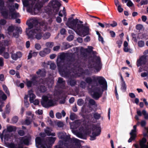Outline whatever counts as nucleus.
Listing matches in <instances>:
<instances>
[{
    "label": "nucleus",
    "instance_id": "1",
    "mask_svg": "<svg viewBox=\"0 0 148 148\" xmlns=\"http://www.w3.org/2000/svg\"><path fill=\"white\" fill-rule=\"evenodd\" d=\"M85 81L87 83L88 86L91 84V87L89 89L91 93H93L92 97L95 100H98L101 96L102 93L100 92L101 88L99 85L102 86L101 87L104 90H107V84L105 79L102 76H93L92 77H86Z\"/></svg>",
    "mask_w": 148,
    "mask_h": 148
},
{
    "label": "nucleus",
    "instance_id": "2",
    "mask_svg": "<svg viewBox=\"0 0 148 148\" xmlns=\"http://www.w3.org/2000/svg\"><path fill=\"white\" fill-rule=\"evenodd\" d=\"M78 19H73V17L69 18L66 23V25L69 28L74 30L77 34L81 36L84 37L89 34V29L88 27L83 24H79Z\"/></svg>",
    "mask_w": 148,
    "mask_h": 148
},
{
    "label": "nucleus",
    "instance_id": "3",
    "mask_svg": "<svg viewBox=\"0 0 148 148\" xmlns=\"http://www.w3.org/2000/svg\"><path fill=\"white\" fill-rule=\"evenodd\" d=\"M3 0H0V13L1 16L5 19H15L18 17L19 14L15 12L14 5L7 3L4 6Z\"/></svg>",
    "mask_w": 148,
    "mask_h": 148
},
{
    "label": "nucleus",
    "instance_id": "4",
    "mask_svg": "<svg viewBox=\"0 0 148 148\" xmlns=\"http://www.w3.org/2000/svg\"><path fill=\"white\" fill-rule=\"evenodd\" d=\"M66 54L62 52L57 57V64L60 74L64 76H68L70 73V65L64 62Z\"/></svg>",
    "mask_w": 148,
    "mask_h": 148
},
{
    "label": "nucleus",
    "instance_id": "5",
    "mask_svg": "<svg viewBox=\"0 0 148 148\" xmlns=\"http://www.w3.org/2000/svg\"><path fill=\"white\" fill-rule=\"evenodd\" d=\"M91 130L92 131V135H90L91 140H94L96 139V137L99 136L101 132V128L98 126L97 125L93 124L92 125Z\"/></svg>",
    "mask_w": 148,
    "mask_h": 148
},
{
    "label": "nucleus",
    "instance_id": "6",
    "mask_svg": "<svg viewBox=\"0 0 148 148\" xmlns=\"http://www.w3.org/2000/svg\"><path fill=\"white\" fill-rule=\"evenodd\" d=\"M42 105L46 108H48L54 106V102L53 99L46 96L42 97V100L41 101Z\"/></svg>",
    "mask_w": 148,
    "mask_h": 148
},
{
    "label": "nucleus",
    "instance_id": "7",
    "mask_svg": "<svg viewBox=\"0 0 148 148\" xmlns=\"http://www.w3.org/2000/svg\"><path fill=\"white\" fill-rule=\"evenodd\" d=\"M60 2L61 1L59 0H51L49 3V4L52 8L53 12L55 15L58 13L61 5Z\"/></svg>",
    "mask_w": 148,
    "mask_h": 148
},
{
    "label": "nucleus",
    "instance_id": "8",
    "mask_svg": "<svg viewBox=\"0 0 148 148\" xmlns=\"http://www.w3.org/2000/svg\"><path fill=\"white\" fill-rule=\"evenodd\" d=\"M91 52L93 55V59L95 60V62L96 64L94 68L97 72H99L101 69L102 66L101 58L99 56H97L96 55L97 53L96 51H92Z\"/></svg>",
    "mask_w": 148,
    "mask_h": 148
},
{
    "label": "nucleus",
    "instance_id": "9",
    "mask_svg": "<svg viewBox=\"0 0 148 148\" xmlns=\"http://www.w3.org/2000/svg\"><path fill=\"white\" fill-rule=\"evenodd\" d=\"M79 144V140L75 138H70L68 143L65 144L64 146L66 148H72L74 144L78 145Z\"/></svg>",
    "mask_w": 148,
    "mask_h": 148
},
{
    "label": "nucleus",
    "instance_id": "10",
    "mask_svg": "<svg viewBox=\"0 0 148 148\" xmlns=\"http://www.w3.org/2000/svg\"><path fill=\"white\" fill-rule=\"evenodd\" d=\"M37 77L36 76H33L31 80H29L27 79H26V84L27 87H31L32 85H36L38 83V81L37 80Z\"/></svg>",
    "mask_w": 148,
    "mask_h": 148
},
{
    "label": "nucleus",
    "instance_id": "11",
    "mask_svg": "<svg viewBox=\"0 0 148 148\" xmlns=\"http://www.w3.org/2000/svg\"><path fill=\"white\" fill-rule=\"evenodd\" d=\"M34 34H36L35 38L37 40H40L42 38L43 34L42 32V29L40 26L37 27L35 28V31Z\"/></svg>",
    "mask_w": 148,
    "mask_h": 148
},
{
    "label": "nucleus",
    "instance_id": "12",
    "mask_svg": "<svg viewBox=\"0 0 148 148\" xmlns=\"http://www.w3.org/2000/svg\"><path fill=\"white\" fill-rule=\"evenodd\" d=\"M146 61V58L144 56H142L138 59L137 61V65L138 67L145 65Z\"/></svg>",
    "mask_w": 148,
    "mask_h": 148
},
{
    "label": "nucleus",
    "instance_id": "13",
    "mask_svg": "<svg viewBox=\"0 0 148 148\" xmlns=\"http://www.w3.org/2000/svg\"><path fill=\"white\" fill-rule=\"evenodd\" d=\"M31 140V137L30 136H25L21 138L20 142L21 144L23 143L26 145H29Z\"/></svg>",
    "mask_w": 148,
    "mask_h": 148
},
{
    "label": "nucleus",
    "instance_id": "14",
    "mask_svg": "<svg viewBox=\"0 0 148 148\" xmlns=\"http://www.w3.org/2000/svg\"><path fill=\"white\" fill-rule=\"evenodd\" d=\"M15 30L16 32H13L12 37L16 38H18L19 36V34H21L22 33V29L21 27L17 26L15 27Z\"/></svg>",
    "mask_w": 148,
    "mask_h": 148
},
{
    "label": "nucleus",
    "instance_id": "15",
    "mask_svg": "<svg viewBox=\"0 0 148 148\" xmlns=\"http://www.w3.org/2000/svg\"><path fill=\"white\" fill-rule=\"evenodd\" d=\"M136 125H134L133 126V129L132 130L131 132L130 133V142L134 140L136 136Z\"/></svg>",
    "mask_w": 148,
    "mask_h": 148
},
{
    "label": "nucleus",
    "instance_id": "16",
    "mask_svg": "<svg viewBox=\"0 0 148 148\" xmlns=\"http://www.w3.org/2000/svg\"><path fill=\"white\" fill-rule=\"evenodd\" d=\"M36 144L38 146H42V144H46V141L44 138H41L39 137H37L35 139Z\"/></svg>",
    "mask_w": 148,
    "mask_h": 148
},
{
    "label": "nucleus",
    "instance_id": "17",
    "mask_svg": "<svg viewBox=\"0 0 148 148\" xmlns=\"http://www.w3.org/2000/svg\"><path fill=\"white\" fill-rule=\"evenodd\" d=\"M35 31V28L32 29V30H29L28 29H26V32L27 35L28 36V39L31 38L32 39L34 38L33 34H34Z\"/></svg>",
    "mask_w": 148,
    "mask_h": 148
},
{
    "label": "nucleus",
    "instance_id": "18",
    "mask_svg": "<svg viewBox=\"0 0 148 148\" xmlns=\"http://www.w3.org/2000/svg\"><path fill=\"white\" fill-rule=\"evenodd\" d=\"M42 6L39 3H37L35 5L33 10L34 14H38Z\"/></svg>",
    "mask_w": 148,
    "mask_h": 148
},
{
    "label": "nucleus",
    "instance_id": "19",
    "mask_svg": "<svg viewBox=\"0 0 148 148\" xmlns=\"http://www.w3.org/2000/svg\"><path fill=\"white\" fill-rule=\"evenodd\" d=\"M120 77L121 80V89L123 92L125 91L126 89V86L125 81H124L123 78L121 74L120 73Z\"/></svg>",
    "mask_w": 148,
    "mask_h": 148
},
{
    "label": "nucleus",
    "instance_id": "20",
    "mask_svg": "<svg viewBox=\"0 0 148 148\" xmlns=\"http://www.w3.org/2000/svg\"><path fill=\"white\" fill-rule=\"evenodd\" d=\"M22 54L20 51L17 52L16 53L12 54L11 57L12 59L14 60H16L18 58H20L22 57Z\"/></svg>",
    "mask_w": 148,
    "mask_h": 148
},
{
    "label": "nucleus",
    "instance_id": "21",
    "mask_svg": "<svg viewBox=\"0 0 148 148\" xmlns=\"http://www.w3.org/2000/svg\"><path fill=\"white\" fill-rule=\"evenodd\" d=\"M58 86L59 88H63L64 87L65 82L63 80L62 78L59 77L58 81Z\"/></svg>",
    "mask_w": 148,
    "mask_h": 148
},
{
    "label": "nucleus",
    "instance_id": "22",
    "mask_svg": "<svg viewBox=\"0 0 148 148\" xmlns=\"http://www.w3.org/2000/svg\"><path fill=\"white\" fill-rule=\"evenodd\" d=\"M36 73L37 75H40L41 77H45L46 74L45 70L44 69H42V70L39 69L36 72Z\"/></svg>",
    "mask_w": 148,
    "mask_h": 148
},
{
    "label": "nucleus",
    "instance_id": "23",
    "mask_svg": "<svg viewBox=\"0 0 148 148\" xmlns=\"http://www.w3.org/2000/svg\"><path fill=\"white\" fill-rule=\"evenodd\" d=\"M38 88V90L41 92H44L47 90V88L44 85H39Z\"/></svg>",
    "mask_w": 148,
    "mask_h": 148
},
{
    "label": "nucleus",
    "instance_id": "24",
    "mask_svg": "<svg viewBox=\"0 0 148 148\" xmlns=\"http://www.w3.org/2000/svg\"><path fill=\"white\" fill-rule=\"evenodd\" d=\"M15 27L13 25L10 26L8 27L7 30L8 31V34L10 35L15 30Z\"/></svg>",
    "mask_w": 148,
    "mask_h": 148
},
{
    "label": "nucleus",
    "instance_id": "25",
    "mask_svg": "<svg viewBox=\"0 0 148 148\" xmlns=\"http://www.w3.org/2000/svg\"><path fill=\"white\" fill-rule=\"evenodd\" d=\"M17 129L16 127L12 126H10L7 128V130L9 132H15Z\"/></svg>",
    "mask_w": 148,
    "mask_h": 148
},
{
    "label": "nucleus",
    "instance_id": "26",
    "mask_svg": "<svg viewBox=\"0 0 148 148\" xmlns=\"http://www.w3.org/2000/svg\"><path fill=\"white\" fill-rule=\"evenodd\" d=\"M66 143L64 142L63 141H59L58 143L59 145H56L55 146V148H64L62 146L64 145V144L65 143Z\"/></svg>",
    "mask_w": 148,
    "mask_h": 148
},
{
    "label": "nucleus",
    "instance_id": "27",
    "mask_svg": "<svg viewBox=\"0 0 148 148\" xmlns=\"http://www.w3.org/2000/svg\"><path fill=\"white\" fill-rule=\"evenodd\" d=\"M68 84L71 86H75L76 84V82L75 80L71 79L68 81Z\"/></svg>",
    "mask_w": 148,
    "mask_h": 148
},
{
    "label": "nucleus",
    "instance_id": "28",
    "mask_svg": "<svg viewBox=\"0 0 148 148\" xmlns=\"http://www.w3.org/2000/svg\"><path fill=\"white\" fill-rule=\"evenodd\" d=\"M66 134V133L65 132H60L58 133V136L59 138L62 139Z\"/></svg>",
    "mask_w": 148,
    "mask_h": 148
},
{
    "label": "nucleus",
    "instance_id": "29",
    "mask_svg": "<svg viewBox=\"0 0 148 148\" xmlns=\"http://www.w3.org/2000/svg\"><path fill=\"white\" fill-rule=\"evenodd\" d=\"M70 138V136L67 135L66 134L62 139L63 141L66 143H68Z\"/></svg>",
    "mask_w": 148,
    "mask_h": 148
},
{
    "label": "nucleus",
    "instance_id": "30",
    "mask_svg": "<svg viewBox=\"0 0 148 148\" xmlns=\"http://www.w3.org/2000/svg\"><path fill=\"white\" fill-rule=\"evenodd\" d=\"M0 95L1 96V98L3 100H5L7 99V96L1 90H0Z\"/></svg>",
    "mask_w": 148,
    "mask_h": 148
},
{
    "label": "nucleus",
    "instance_id": "31",
    "mask_svg": "<svg viewBox=\"0 0 148 148\" xmlns=\"http://www.w3.org/2000/svg\"><path fill=\"white\" fill-rule=\"evenodd\" d=\"M86 83L87 84L85 81L84 82L82 81L80 83L79 86L81 88L83 89H85L86 87Z\"/></svg>",
    "mask_w": 148,
    "mask_h": 148
},
{
    "label": "nucleus",
    "instance_id": "32",
    "mask_svg": "<svg viewBox=\"0 0 148 148\" xmlns=\"http://www.w3.org/2000/svg\"><path fill=\"white\" fill-rule=\"evenodd\" d=\"M93 47L92 46H88V49H84V51L88 53H91L92 51Z\"/></svg>",
    "mask_w": 148,
    "mask_h": 148
},
{
    "label": "nucleus",
    "instance_id": "33",
    "mask_svg": "<svg viewBox=\"0 0 148 148\" xmlns=\"http://www.w3.org/2000/svg\"><path fill=\"white\" fill-rule=\"evenodd\" d=\"M77 136L81 138L85 139L86 138V136L83 134L81 132H78L77 134Z\"/></svg>",
    "mask_w": 148,
    "mask_h": 148
},
{
    "label": "nucleus",
    "instance_id": "34",
    "mask_svg": "<svg viewBox=\"0 0 148 148\" xmlns=\"http://www.w3.org/2000/svg\"><path fill=\"white\" fill-rule=\"evenodd\" d=\"M140 38L142 39H148V35L146 33H144L139 35Z\"/></svg>",
    "mask_w": 148,
    "mask_h": 148
},
{
    "label": "nucleus",
    "instance_id": "35",
    "mask_svg": "<svg viewBox=\"0 0 148 148\" xmlns=\"http://www.w3.org/2000/svg\"><path fill=\"white\" fill-rule=\"evenodd\" d=\"M50 36V34L49 32H46L42 36L44 40L48 39Z\"/></svg>",
    "mask_w": 148,
    "mask_h": 148
},
{
    "label": "nucleus",
    "instance_id": "36",
    "mask_svg": "<svg viewBox=\"0 0 148 148\" xmlns=\"http://www.w3.org/2000/svg\"><path fill=\"white\" fill-rule=\"evenodd\" d=\"M2 87L3 90L5 92V93L8 95H9L10 92L6 86L5 85L3 84L2 85Z\"/></svg>",
    "mask_w": 148,
    "mask_h": 148
},
{
    "label": "nucleus",
    "instance_id": "37",
    "mask_svg": "<svg viewBox=\"0 0 148 148\" xmlns=\"http://www.w3.org/2000/svg\"><path fill=\"white\" fill-rule=\"evenodd\" d=\"M56 138L55 137H49L48 138L49 143L50 144H53L55 142Z\"/></svg>",
    "mask_w": 148,
    "mask_h": 148
},
{
    "label": "nucleus",
    "instance_id": "38",
    "mask_svg": "<svg viewBox=\"0 0 148 148\" xmlns=\"http://www.w3.org/2000/svg\"><path fill=\"white\" fill-rule=\"evenodd\" d=\"M93 116L94 118L97 120L99 119L101 117V115L97 112L94 113Z\"/></svg>",
    "mask_w": 148,
    "mask_h": 148
},
{
    "label": "nucleus",
    "instance_id": "39",
    "mask_svg": "<svg viewBox=\"0 0 148 148\" xmlns=\"http://www.w3.org/2000/svg\"><path fill=\"white\" fill-rule=\"evenodd\" d=\"M136 28L137 30H141L144 28L143 25L141 24L137 25L136 26Z\"/></svg>",
    "mask_w": 148,
    "mask_h": 148
},
{
    "label": "nucleus",
    "instance_id": "40",
    "mask_svg": "<svg viewBox=\"0 0 148 148\" xmlns=\"http://www.w3.org/2000/svg\"><path fill=\"white\" fill-rule=\"evenodd\" d=\"M36 97V95L34 94L32 95L29 96V101L30 103H32L34 102V100Z\"/></svg>",
    "mask_w": 148,
    "mask_h": 148
},
{
    "label": "nucleus",
    "instance_id": "41",
    "mask_svg": "<svg viewBox=\"0 0 148 148\" xmlns=\"http://www.w3.org/2000/svg\"><path fill=\"white\" fill-rule=\"evenodd\" d=\"M18 120V116H15L13 117L12 119V123H16Z\"/></svg>",
    "mask_w": 148,
    "mask_h": 148
},
{
    "label": "nucleus",
    "instance_id": "42",
    "mask_svg": "<svg viewBox=\"0 0 148 148\" xmlns=\"http://www.w3.org/2000/svg\"><path fill=\"white\" fill-rule=\"evenodd\" d=\"M32 22L33 24L34 27H35L36 28L37 27L36 26L38 25L39 23L38 21L37 20H33Z\"/></svg>",
    "mask_w": 148,
    "mask_h": 148
},
{
    "label": "nucleus",
    "instance_id": "43",
    "mask_svg": "<svg viewBox=\"0 0 148 148\" xmlns=\"http://www.w3.org/2000/svg\"><path fill=\"white\" fill-rule=\"evenodd\" d=\"M84 103L83 100L82 99H78L77 101V104L79 106H82Z\"/></svg>",
    "mask_w": 148,
    "mask_h": 148
},
{
    "label": "nucleus",
    "instance_id": "44",
    "mask_svg": "<svg viewBox=\"0 0 148 148\" xmlns=\"http://www.w3.org/2000/svg\"><path fill=\"white\" fill-rule=\"evenodd\" d=\"M123 39H121L117 41L116 43L118 45V47L119 48H120L121 46V45L122 43Z\"/></svg>",
    "mask_w": 148,
    "mask_h": 148
},
{
    "label": "nucleus",
    "instance_id": "45",
    "mask_svg": "<svg viewBox=\"0 0 148 148\" xmlns=\"http://www.w3.org/2000/svg\"><path fill=\"white\" fill-rule=\"evenodd\" d=\"M75 114L74 113H72L71 114L70 116V118L71 120L73 121L75 119Z\"/></svg>",
    "mask_w": 148,
    "mask_h": 148
},
{
    "label": "nucleus",
    "instance_id": "46",
    "mask_svg": "<svg viewBox=\"0 0 148 148\" xmlns=\"http://www.w3.org/2000/svg\"><path fill=\"white\" fill-rule=\"evenodd\" d=\"M22 1L24 6L27 7L28 6L29 2L27 0H22Z\"/></svg>",
    "mask_w": 148,
    "mask_h": 148
},
{
    "label": "nucleus",
    "instance_id": "47",
    "mask_svg": "<svg viewBox=\"0 0 148 148\" xmlns=\"http://www.w3.org/2000/svg\"><path fill=\"white\" fill-rule=\"evenodd\" d=\"M43 50L47 55L50 52V49L48 48H45L43 49Z\"/></svg>",
    "mask_w": 148,
    "mask_h": 148
},
{
    "label": "nucleus",
    "instance_id": "48",
    "mask_svg": "<svg viewBox=\"0 0 148 148\" xmlns=\"http://www.w3.org/2000/svg\"><path fill=\"white\" fill-rule=\"evenodd\" d=\"M74 36L72 35H70L68 36L66 38V39L69 41H71L73 40Z\"/></svg>",
    "mask_w": 148,
    "mask_h": 148
},
{
    "label": "nucleus",
    "instance_id": "49",
    "mask_svg": "<svg viewBox=\"0 0 148 148\" xmlns=\"http://www.w3.org/2000/svg\"><path fill=\"white\" fill-rule=\"evenodd\" d=\"M6 23V21L5 20L2 19L0 20V24L2 25H5Z\"/></svg>",
    "mask_w": 148,
    "mask_h": 148
},
{
    "label": "nucleus",
    "instance_id": "50",
    "mask_svg": "<svg viewBox=\"0 0 148 148\" xmlns=\"http://www.w3.org/2000/svg\"><path fill=\"white\" fill-rule=\"evenodd\" d=\"M89 104L92 105H95L96 103L95 101L93 99H90L89 101Z\"/></svg>",
    "mask_w": 148,
    "mask_h": 148
},
{
    "label": "nucleus",
    "instance_id": "51",
    "mask_svg": "<svg viewBox=\"0 0 148 148\" xmlns=\"http://www.w3.org/2000/svg\"><path fill=\"white\" fill-rule=\"evenodd\" d=\"M3 56L4 58L6 59L8 58L10 56L9 53L7 52H4Z\"/></svg>",
    "mask_w": 148,
    "mask_h": 148
},
{
    "label": "nucleus",
    "instance_id": "52",
    "mask_svg": "<svg viewBox=\"0 0 148 148\" xmlns=\"http://www.w3.org/2000/svg\"><path fill=\"white\" fill-rule=\"evenodd\" d=\"M56 67V65L54 63H51L50 65V69L52 70H54Z\"/></svg>",
    "mask_w": 148,
    "mask_h": 148
},
{
    "label": "nucleus",
    "instance_id": "53",
    "mask_svg": "<svg viewBox=\"0 0 148 148\" xmlns=\"http://www.w3.org/2000/svg\"><path fill=\"white\" fill-rule=\"evenodd\" d=\"M66 30L64 28H62L60 29V33L61 34L64 35L66 34Z\"/></svg>",
    "mask_w": 148,
    "mask_h": 148
},
{
    "label": "nucleus",
    "instance_id": "54",
    "mask_svg": "<svg viewBox=\"0 0 148 148\" xmlns=\"http://www.w3.org/2000/svg\"><path fill=\"white\" fill-rule=\"evenodd\" d=\"M28 26V28L26 29H28L29 30L33 28L34 27L33 24H32V22H29L27 24Z\"/></svg>",
    "mask_w": 148,
    "mask_h": 148
},
{
    "label": "nucleus",
    "instance_id": "55",
    "mask_svg": "<svg viewBox=\"0 0 148 148\" xmlns=\"http://www.w3.org/2000/svg\"><path fill=\"white\" fill-rule=\"evenodd\" d=\"M145 45L144 42L142 40H140L138 42V45L140 47H143Z\"/></svg>",
    "mask_w": 148,
    "mask_h": 148
},
{
    "label": "nucleus",
    "instance_id": "56",
    "mask_svg": "<svg viewBox=\"0 0 148 148\" xmlns=\"http://www.w3.org/2000/svg\"><path fill=\"white\" fill-rule=\"evenodd\" d=\"M39 55L42 57H45L47 55L46 53L43 51V50L40 51L39 53Z\"/></svg>",
    "mask_w": 148,
    "mask_h": 148
},
{
    "label": "nucleus",
    "instance_id": "57",
    "mask_svg": "<svg viewBox=\"0 0 148 148\" xmlns=\"http://www.w3.org/2000/svg\"><path fill=\"white\" fill-rule=\"evenodd\" d=\"M17 145H15L13 143H10L9 145L10 148H17Z\"/></svg>",
    "mask_w": 148,
    "mask_h": 148
},
{
    "label": "nucleus",
    "instance_id": "58",
    "mask_svg": "<svg viewBox=\"0 0 148 148\" xmlns=\"http://www.w3.org/2000/svg\"><path fill=\"white\" fill-rule=\"evenodd\" d=\"M9 107V106L8 105H7L6 106L5 112L6 113L8 114L10 112Z\"/></svg>",
    "mask_w": 148,
    "mask_h": 148
},
{
    "label": "nucleus",
    "instance_id": "59",
    "mask_svg": "<svg viewBox=\"0 0 148 148\" xmlns=\"http://www.w3.org/2000/svg\"><path fill=\"white\" fill-rule=\"evenodd\" d=\"M49 1V0H39L40 3L41 4V5L42 6L46 3L47 2Z\"/></svg>",
    "mask_w": 148,
    "mask_h": 148
},
{
    "label": "nucleus",
    "instance_id": "60",
    "mask_svg": "<svg viewBox=\"0 0 148 148\" xmlns=\"http://www.w3.org/2000/svg\"><path fill=\"white\" fill-rule=\"evenodd\" d=\"M35 48L38 50H39L41 48L40 45L38 43H36L35 45Z\"/></svg>",
    "mask_w": 148,
    "mask_h": 148
},
{
    "label": "nucleus",
    "instance_id": "61",
    "mask_svg": "<svg viewBox=\"0 0 148 148\" xmlns=\"http://www.w3.org/2000/svg\"><path fill=\"white\" fill-rule=\"evenodd\" d=\"M142 114L145 116V119H148V115L146 113V112L145 110H143L142 112Z\"/></svg>",
    "mask_w": 148,
    "mask_h": 148
},
{
    "label": "nucleus",
    "instance_id": "62",
    "mask_svg": "<svg viewBox=\"0 0 148 148\" xmlns=\"http://www.w3.org/2000/svg\"><path fill=\"white\" fill-rule=\"evenodd\" d=\"M31 122L29 119H27L24 122V124L27 125H29L31 124Z\"/></svg>",
    "mask_w": 148,
    "mask_h": 148
},
{
    "label": "nucleus",
    "instance_id": "63",
    "mask_svg": "<svg viewBox=\"0 0 148 148\" xmlns=\"http://www.w3.org/2000/svg\"><path fill=\"white\" fill-rule=\"evenodd\" d=\"M111 26L112 27H114L116 26L117 25V23L115 21H113L112 22V23L110 24Z\"/></svg>",
    "mask_w": 148,
    "mask_h": 148
},
{
    "label": "nucleus",
    "instance_id": "64",
    "mask_svg": "<svg viewBox=\"0 0 148 148\" xmlns=\"http://www.w3.org/2000/svg\"><path fill=\"white\" fill-rule=\"evenodd\" d=\"M18 133L20 136H23L25 134V132L23 130H20L18 131Z\"/></svg>",
    "mask_w": 148,
    "mask_h": 148
}]
</instances>
